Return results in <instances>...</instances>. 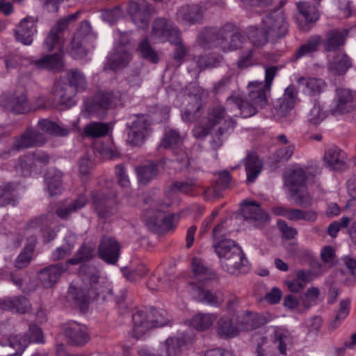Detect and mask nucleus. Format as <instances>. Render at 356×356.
<instances>
[{
    "instance_id": "37998d69",
    "label": "nucleus",
    "mask_w": 356,
    "mask_h": 356,
    "mask_svg": "<svg viewBox=\"0 0 356 356\" xmlns=\"http://www.w3.org/2000/svg\"><path fill=\"white\" fill-rule=\"evenodd\" d=\"M298 83L303 87L304 93L312 96L320 94L325 86V81L318 78L301 77L298 79Z\"/></svg>"
},
{
    "instance_id": "4d7b16f0",
    "label": "nucleus",
    "mask_w": 356,
    "mask_h": 356,
    "mask_svg": "<svg viewBox=\"0 0 356 356\" xmlns=\"http://www.w3.org/2000/svg\"><path fill=\"white\" fill-rule=\"evenodd\" d=\"M171 191H176L191 196H197L202 193L200 185L195 183L176 181L170 186Z\"/></svg>"
},
{
    "instance_id": "13d9d810",
    "label": "nucleus",
    "mask_w": 356,
    "mask_h": 356,
    "mask_svg": "<svg viewBox=\"0 0 356 356\" xmlns=\"http://www.w3.org/2000/svg\"><path fill=\"white\" fill-rule=\"evenodd\" d=\"M202 104L200 99H195L189 102L183 111L182 118L185 121L193 122L200 115Z\"/></svg>"
},
{
    "instance_id": "6e6d98bb",
    "label": "nucleus",
    "mask_w": 356,
    "mask_h": 356,
    "mask_svg": "<svg viewBox=\"0 0 356 356\" xmlns=\"http://www.w3.org/2000/svg\"><path fill=\"white\" fill-rule=\"evenodd\" d=\"M87 202V197L84 195H79L76 200L72 201L67 207H58L56 213L60 218H67L72 212H75L83 207Z\"/></svg>"
},
{
    "instance_id": "a18cd8bd",
    "label": "nucleus",
    "mask_w": 356,
    "mask_h": 356,
    "mask_svg": "<svg viewBox=\"0 0 356 356\" xmlns=\"http://www.w3.org/2000/svg\"><path fill=\"white\" fill-rule=\"evenodd\" d=\"M311 273L309 271L300 270L296 272V277L293 280L285 282V285L292 293H298L305 289L309 282Z\"/></svg>"
},
{
    "instance_id": "774afa93",
    "label": "nucleus",
    "mask_w": 356,
    "mask_h": 356,
    "mask_svg": "<svg viewBox=\"0 0 356 356\" xmlns=\"http://www.w3.org/2000/svg\"><path fill=\"white\" fill-rule=\"evenodd\" d=\"M350 222V218L343 216L339 221H334L330 224L327 228V234L332 238L337 237L341 228H346Z\"/></svg>"
},
{
    "instance_id": "0e129e2a",
    "label": "nucleus",
    "mask_w": 356,
    "mask_h": 356,
    "mask_svg": "<svg viewBox=\"0 0 356 356\" xmlns=\"http://www.w3.org/2000/svg\"><path fill=\"white\" fill-rule=\"evenodd\" d=\"M217 178L214 182V184L219 188L222 192L226 189H228L232 184V178L228 170H222L216 174Z\"/></svg>"
},
{
    "instance_id": "3c124183",
    "label": "nucleus",
    "mask_w": 356,
    "mask_h": 356,
    "mask_svg": "<svg viewBox=\"0 0 356 356\" xmlns=\"http://www.w3.org/2000/svg\"><path fill=\"white\" fill-rule=\"evenodd\" d=\"M95 256V249L86 244L82 245L76 252L73 258L68 259L65 263L67 266L77 265L83 262L88 261Z\"/></svg>"
},
{
    "instance_id": "b1692460",
    "label": "nucleus",
    "mask_w": 356,
    "mask_h": 356,
    "mask_svg": "<svg viewBox=\"0 0 356 356\" xmlns=\"http://www.w3.org/2000/svg\"><path fill=\"white\" fill-rule=\"evenodd\" d=\"M65 336L68 339L69 343L74 346H83L90 339L87 327L75 321L66 323L64 325Z\"/></svg>"
},
{
    "instance_id": "f704fd0d",
    "label": "nucleus",
    "mask_w": 356,
    "mask_h": 356,
    "mask_svg": "<svg viewBox=\"0 0 356 356\" xmlns=\"http://www.w3.org/2000/svg\"><path fill=\"white\" fill-rule=\"evenodd\" d=\"M244 165L247 175V182L252 184L255 181L263 168L262 161L256 152H250L244 159Z\"/></svg>"
},
{
    "instance_id": "f257e3e1",
    "label": "nucleus",
    "mask_w": 356,
    "mask_h": 356,
    "mask_svg": "<svg viewBox=\"0 0 356 356\" xmlns=\"http://www.w3.org/2000/svg\"><path fill=\"white\" fill-rule=\"evenodd\" d=\"M78 273L83 283V286L70 285L68 297L75 307L82 312H87L90 303L99 298L105 299L111 294V284L100 277V271L94 266L82 265Z\"/></svg>"
},
{
    "instance_id": "864d4df0",
    "label": "nucleus",
    "mask_w": 356,
    "mask_h": 356,
    "mask_svg": "<svg viewBox=\"0 0 356 356\" xmlns=\"http://www.w3.org/2000/svg\"><path fill=\"white\" fill-rule=\"evenodd\" d=\"M130 60V55L124 49H118L108 57L107 65L113 70L126 66Z\"/></svg>"
},
{
    "instance_id": "4be33fe9",
    "label": "nucleus",
    "mask_w": 356,
    "mask_h": 356,
    "mask_svg": "<svg viewBox=\"0 0 356 356\" xmlns=\"http://www.w3.org/2000/svg\"><path fill=\"white\" fill-rule=\"evenodd\" d=\"M241 209L243 216L245 219L254 220L259 227L264 226L270 221L268 214L256 201L245 200L241 203Z\"/></svg>"
},
{
    "instance_id": "2f4dec72",
    "label": "nucleus",
    "mask_w": 356,
    "mask_h": 356,
    "mask_svg": "<svg viewBox=\"0 0 356 356\" xmlns=\"http://www.w3.org/2000/svg\"><path fill=\"white\" fill-rule=\"evenodd\" d=\"M188 341L184 337H168L159 349V356H180L186 349Z\"/></svg>"
},
{
    "instance_id": "4c0bfd02",
    "label": "nucleus",
    "mask_w": 356,
    "mask_h": 356,
    "mask_svg": "<svg viewBox=\"0 0 356 356\" xmlns=\"http://www.w3.org/2000/svg\"><path fill=\"white\" fill-rule=\"evenodd\" d=\"M323 39L318 35H314L309 37L307 42L300 45L294 54V57L298 60L302 57L312 56L316 53L319 45L322 43Z\"/></svg>"
},
{
    "instance_id": "1a4fd4ad",
    "label": "nucleus",
    "mask_w": 356,
    "mask_h": 356,
    "mask_svg": "<svg viewBox=\"0 0 356 356\" xmlns=\"http://www.w3.org/2000/svg\"><path fill=\"white\" fill-rule=\"evenodd\" d=\"M127 127V141L134 146H141L152 131L149 117L143 114L135 115Z\"/></svg>"
},
{
    "instance_id": "5fc2aeb1",
    "label": "nucleus",
    "mask_w": 356,
    "mask_h": 356,
    "mask_svg": "<svg viewBox=\"0 0 356 356\" xmlns=\"http://www.w3.org/2000/svg\"><path fill=\"white\" fill-rule=\"evenodd\" d=\"M275 343L277 344L280 354L286 355L287 346L292 343L290 332L284 328L277 327L275 332Z\"/></svg>"
},
{
    "instance_id": "393cba45",
    "label": "nucleus",
    "mask_w": 356,
    "mask_h": 356,
    "mask_svg": "<svg viewBox=\"0 0 356 356\" xmlns=\"http://www.w3.org/2000/svg\"><path fill=\"white\" fill-rule=\"evenodd\" d=\"M67 269L68 266L65 262L50 265L40 270L38 279L44 288H51Z\"/></svg>"
},
{
    "instance_id": "9d476101",
    "label": "nucleus",
    "mask_w": 356,
    "mask_h": 356,
    "mask_svg": "<svg viewBox=\"0 0 356 356\" xmlns=\"http://www.w3.org/2000/svg\"><path fill=\"white\" fill-rule=\"evenodd\" d=\"M161 146L170 149L176 161L180 165L179 170L187 168L189 165V154L183 145V140L178 131L170 129L165 132L161 140Z\"/></svg>"
},
{
    "instance_id": "9b49d317",
    "label": "nucleus",
    "mask_w": 356,
    "mask_h": 356,
    "mask_svg": "<svg viewBox=\"0 0 356 356\" xmlns=\"http://www.w3.org/2000/svg\"><path fill=\"white\" fill-rule=\"evenodd\" d=\"M44 48L48 51L57 50V52L53 54H47L38 60H33L32 58L30 59V64L33 65L38 70H46L48 71L61 72L64 68L63 60V42L62 38H60L59 44L54 45L51 49H48L45 44V40L43 43Z\"/></svg>"
},
{
    "instance_id": "de8ad7c7",
    "label": "nucleus",
    "mask_w": 356,
    "mask_h": 356,
    "mask_svg": "<svg viewBox=\"0 0 356 356\" xmlns=\"http://www.w3.org/2000/svg\"><path fill=\"white\" fill-rule=\"evenodd\" d=\"M138 180L140 184H147L156 178L159 174L158 165L151 163L136 168Z\"/></svg>"
},
{
    "instance_id": "423d86ee",
    "label": "nucleus",
    "mask_w": 356,
    "mask_h": 356,
    "mask_svg": "<svg viewBox=\"0 0 356 356\" xmlns=\"http://www.w3.org/2000/svg\"><path fill=\"white\" fill-rule=\"evenodd\" d=\"M213 247L220 259L222 269L230 274L242 271L247 260L241 248L234 241L221 239Z\"/></svg>"
},
{
    "instance_id": "603ef678",
    "label": "nucleus",
    "mask_w": 356,
    "mask_h": 356,
    "mask_svg": "<svg viewBox=\"0 0 356 356\" xmlns=\"http://www.w3.org/2000/svg\"><path fill=\"white\" fill-rule=\"evenodd\" d=\"M35 238L31 237V241L27 244L23 250L18 255L15 261V266L17 268H24L26 267L32 259V256L35 249Z\"/></svg>"
},
{
    "instance_id": "8fccbe9b",
    "label": "nucleus",
    "mask_w": 356,
    "mask_h": 356,
    "mask_svg": "<svg viewBox=\"0 0 356 356\" xmlns=\"http://www.w3.org/2000/svg\"><path fill=\"white\" fill-rule=\"evenodd\" d=\"M217 316L211 314H197L190 321V325L199 331L209 329L216 320Z\"/></svg>"
},
{
    "instance_id": "c85d7f7f",
    "label": "nucleus",
    "mask_w": 356,
    "mask_h": 356,
    "mask_svg": "<svg viewBox=\"0 0 356 356\" xmlns=\"http://www.w3.org/2000/svg\"><path fill=\"white\" fill-rule=\"evenodd\" d=\"M115 195H113L111 198L102 193H92V204L100 218H107L113 213L115 209L111 205L115 202Z\"/></svg>"
},
{
    "instance_id": "2eb2a0df",
    "label": "nucleus",
    "mask_w": 356,
    "mask_h": 356,
    "mask_svg": "<svg viewBox=\"0 0 356 356\" xmlns=\"http://www.w3.org/2000/svg\"><path fill=\"white\" fill-rule=\"evenodd\" d=\"M92 35L89 33L88 22H83L81 28L74 35L69 53L74 59L84 58L88 52Z\"/></svg>"
},
{
    "instance_id": "7ed1b4c3",
    "label": "nucleus",
    "mask_w": 356,
    "mask_h": 356,
    "mask_svg": "<svg viewBox=\"0 0 356 356\" xmlns=\"http://www.w3.org/2000/svg\"><path fill=\"white\" fill-rule=\"evenodd\" d=\"M218 125L220 126L213 134L211 145L214 148H218L222 143L221 137L233 131L236 126V122L233 119L226 117L225 108L221 105H214L208 109L207 122L204 124H196L193 129V134L196 138H204Z\"/></svg>"
},
{
    "instance_id": "a878e982",
    "label": "nucleus",
    "mask_w": 356,
    "mask_h": 356,
    "mask_svg": "<svg viewBox=\"0 0 356 356\" xmlns=\"http://www.w3.org/2000/svg\"><path fill=\"white\" fill-rule=\"evenodd\" d=\"M149 310L137 309L132 315L133 337L142 339L147 331L152 329Z\"/></svg>"
},
{
    "instance_id": "69168bd1",
    "label": "nucleus",
    "mask_w": 356,
    "mask_h": 356,
    "mask_svg": "<svg viewBox=\"0 0 356 356\" xmlns=\"http://www.w3.org/2000/svg\"><path fill=\"white\" fill-rule=\"evenodd\" d=\"M350 301L348 300H343L340 302L339 308L337 312L335 318L332 323V326L335 328L337 327L342 321H343L349 314Z\"/></svg>"
},
{
    "instance_id": "20e7f679",
    "label": "nucleus",
    "mask_w": 356,
    "mask_h": 356,
    "mask_svg": "<svg viewBox=\"0 0 356 356\" xmlns=\"http://www.w3.org/2000/svg\"><path fill=\"white\" fill-rule=\"evenodd\" d=\"M248 95L245 100L240 95H232L227 98L226 106L230 109L240 111L243 118H250L257 113L258 108H264L268 104L266 93L270 91L262 85V81H252L248 86Z\"/></svg>"
},
{
    "instance_id": "680f3d73",
    "label": "nucleus",
    "mask_w": 356,
    "mask_h": 356,
    "mask_svg": "<svg viewBox=\"0 0 356 356\" xmlns=\"http://www.w3.org/2000/svg\"><path fill=\"white\" fill-rule=\"evenodd\" d=\"M138 51L140 52L143 58L153 63L159 61V57L156 52L152 48L147 39L143 40L138 46Z\"/></svg>"
},
{
    "instance_id": "49530a36",
    "label": "nucleus",
    "mask_w": 356,
    "mask_h": 356,
    "mask_svg": "<svg viewBox=\"0 0 356 356\" xmlns=\"http://www.w3.org/2000/svg\"><path fill=\"white\" fill-rule=\"evenodd\" d=\"M18 184L9 182L0 186V207L12 204H15L17 202L16 190Z\"/></svg>"
},
{
    "instance_id": "6e6552de",
    "label": "nucleus",
    "mask_w": 356,
    "mask_h": 356,
    "mask_svg": "<svg viewBox=\"0 0 356 356\" xmlns=\"http://www.w3.org/2000/svg\"><path fill=\"white\" fill-rule=\"evenodd\" d=\"M261 23L266 30L270 41L272 42H277L284 38L289 33V24L286 19L283 10L280 8L265 15Z\"/></svg>"
},
{
    "instance_id": "7c9ffc66",
    "label": "nucleus",
    "mask_w": 356,
    "mask_h": 356,
    "mask_svg": "<svg viewBox=\"0 0 356 356\" xmlns=\"http://www.w3.org/2000/svg\"><path fill=\"white\" fill-rule=\"evenodd\" d=\"M177 19L189 25L200 23L203 19V8L197 4H186L177 12Z\"/></svg>"
},
{
    "instance_id": "412c9836",
    "label": "nucleus",
    "mask_w": 356,
    "mask_h": 356,
    "mask_svg": "<svg viewBox=\"0 0 356 356\" xmlns=\"http://www.w3.org/2000/svg\"><path fill=\"white\" fill-rule=\"evenodd\" d=\"M298 15L296 22L299 29L303 31H309L319 19V13L316 7L306 2L296 3Z\"/></svg>"
},
{
    "instance_id": "09e8293b",
    "label": "nucleus",
    "mask_w": 356,
    "mask_h": 356,
    "mask_svg": "<svg viewBox=\"0 0 356 356\" xmlns=\"http://www.w3.org/2000/svg\"><path fill=\"white\" fill-rule=\"evenodd\" d=\"M110 129L108 123L92 122L84 127L83 132L87 136L97 138L107 136Z\"/></svg>"
},
{
    "instance_id": "0eeeda50",
    "label": "nucleus",
    "mask_w": 356,
    "mask_h": 356,
    "mask_svg": "<svg viewBox=\"0 0 356 356\" xmlns=\"http://www.w3.org/2000/svg\"><path fill=\"white\" fill-rule=\"evenodd\" d=\"M120 102L119 92L99 91L92 97L84 98L82 113L86 118H103L108 111L115 108Z\"/></svg>"
},
{
    "instance_id": "a19ab883",
    "label": "nucleus",
    "mask_w": 356,
    "mask_h": 356,
    "mask_svg": "<svg viewBox=\"0 0 356 356\" xmlns=\"http://www.w3.org/2000/svg\"><path fill=\"white\" fill-rule=\"evenodd\" d=\"M246 35L252 45L257 48H261L266 45L269 40L266 30L261 24V27L250 26L246 29Z\"/></svg>"
},
{
    "instance_id": "ddd939ff",
    "label": "nucleus",
    "mask_w": 356,
    "mask_h": 356,
    "mask_svg": "<svg viewBox=\"0 0 356 356\" xmlns=\"http://www.w3.org/2000/svg\"><path fill=\"white\" fill-rule=\"evenodd\" d=\"M180 35V31L170 20L159 17L152 24L151 37L157 42L177 43Z\"/></svg>"
},
{
    "instance_id": "72a5a7b5",
    "label": "nucleus",
    "mask_w": 356,
    "mask_h": 356,
    "mask_svg": "<svg viewBox=\"0 0 356 356\" xmlns=\"http://www.w3.org/2000/svg\"><path fill=\"white\" fill-rule=\"evenodd\" d=\"M346 153L337 147H332L325 152L324 161L334 170H343L346 167Z\"/></svg>"
},
{
    "instance_id": "c756f323",
    "label": "nucleus",
    "mask_w": 356,
    "mask_h": 356,
    "mask_svg": "<svg viewBox=\"0 0 356 356\" xmlns=\"http://www.w3.org/2000/svg\"><path fill=\"white\" fill-rule=\"evenodd\" d=\"M190 286L192 287L194 297L201 302L214 307H219L224 301L223 295L220 291L213 293L192 282L190 283Z\"/></svg>"
},
{
    "instance_id": "6ab92c4d",
    "label": "nucleus",
    "mask_w": 356,
    "mask_h": 356,
    "mask_svg": "<svg viewBox=\"0 0 356 356\" xmlns=\"http://www.w3.org/2000/svg\"><path fill=\"white\" fill-rule=\"evenodd\" d=\"M272 316L268 312L261 314L245 312L237 316L236 323L240 331H250L259 327L272 320Z\"/></svg>"
},
{
    "instance_id": "c03bdc74",
    "label": "nucleus",
    "mask_w": 356,
    "mask_h": 356,
    "mask_svg": "<svg viewBox=\"0 0 356 356\" xmlns=\"http://www.w3.org/2000/svg\"><path fill=\"white\" fill-rule=\"evenodd\" d=\"M217 332L222 338L227 339L234 337L238 334L237 323L234 324L232 319L229 317H222L217 323Z\"/></svg>"
},
{
    "instance_id": "cd10ccee",
    "label": "nucleus",
    "mask_w": 356,
    "mask_h": 356,
    "mask_svg": "<svg viewBox=\"0 0 356 356\" xmlns=\"http://www.w3.org/2000/svg\"><path fill=\"white\" fill-rule=\"evenodd\" d=\"M36 23L37 21L33 17L24 18L15 30V35L17 40L25 45L31 44L33 42V36L37 32Z\"/></svg>"
},
{
    "instance_id": "aec40b11",
    "label": "nucleus",
    "mask_w": 356,
    "mask_h": 356,
    "mask_svg": "<svg viewBox=\"0 0 356 356\" xmlns=\"http://www.w3.org/2000/svg\"><path fill=\"white\" fill-rule=\"evenodd\" d=\"M0 104L15 114H23L31 111V105L27 99L25 91L11 95H3L0 99Z\"/></svg>"
},
{
    "instance_id": "f03ea898",
    "label": "nucleus",
    "mask_w": 356,
    "mask_h": 356,
    "mask_svg": "<svg viewBox=\"0 0 356 356\" xmlns=\"http://www.w3.org/2000/svg\"><path fill=\"white\" fill-rule=\"evenodd\" d=\"M197 41L204 48H211L213 44L223 51H232L241 48L245 38L234 24L227 23L219 29H204L198 35Z\"/></svg>"
},
{
    "instance_id": "bf43d9fd",
    "label": "nucleus",
    "mask_w": 356,
    "mask_h": 356,
    "mask_svg": "<svg viewBox=\"0 0 356 356\" xmlns=\"http://www.w3.org/2000/svg\"><path fill=\"white\" fill-rule=\"evenodd\" d=\"M272 211L275 215L285 217L289 220L298 221L302 220V210L301 209L277 206L274 207Z\"/></svg>"
},
{
    "instance_id": "a211bd4d",
    "label": "nucleus",
    "mask_w": 356,
    "mask_h": 356,
    "mask_svg": "<svg viewBox=\"0 0 356 356\" xmlns=\"http://www.w3.org/2000/svg\"><path fill=\"white\" fill-rule=\"evenodd\" d=\"M333 113H348L356 108V91L339 87L335 90Z\"/></svg>"
},
{
    "instance_id": "f8f14e48",
    "label": "nucleus",
    "mask_w": 356,
    "mask_h": 356,
    "mask_svg": "<svg viewBox=\"0 0 356 356\" xmlns=\"http://www.w3.org/2000/svg\"><path fill=\"white\" fill-rule=\"evenodd\" d=\"M49 161V156L44 152H34L19 157L15 170L24 177L30 176L33 172H40L41 169Z\"/></svg>"
},
{
    "instance_id": "4468645a",
    "label": "nucleus",
    "mask_w": 356,
    "mask_h": 356,
    "mask_svg": "<svg viewBox=\"0 0 356 356\" xmlns=\"http://www.w3.org/2000/svg\"><path fill=\"white\" fill-rule=\"evenodd\" d=\"M121 252V245L117 239L108 235L101 237L97 247L98 257L108 265L118 264Z\"/></svg>"
},
{
    "instance_id": "338daca9",
    "label": "nucleus",
    "mask_w": 356,
    "mask_h": 356,
    "mask_svg": "<svg viewBox=\"0 0 356 356\" xmlns=\"http://www.w3.org/2000/svg\"><path fill=\"white\" fill-rule=\"evenodd\" d=\"M255 65V60L254 58V50L249 49L246 51L242 52L237 60L236 65L238 69H245L252 67Z\"/></svg>"
},
{
    "instance_id": "ea45409f",
    "label": "nucleus",
    "mask_w": 356,
    "mask_h": 356,
    "mask_svg": "<svg viewBox=\"0 0 356 356\" xmlns=\"http://www.w3.org/2000/svg\"><path fill=\"white\" fill-rule=\"evenodd\" d=\"M352 66L350 57L343 53H337L329 63V70L334 75H343Z\"/></svg>"
},
{
    "instance_id": "f3484780",
    "label": "nucleus",
    "mask_w": 356,
    "mask_h": 356,
    "mask_svg": "<svg viewBox=\"0 0 356 356\" xmlns=\"http://www.w3.org/2000/svg\"><path fill=\"white\" fill-rule=\"evenodd\" d=\"M46 143L47 138L42 133L32 128H29L21 135L14 138L10 152L40 147Z\"/></svg>"
},
{
    "instance_id": "58836bf2",
    "label": "nucleus",
    "mask_w": 356,
    "mask_h": 356,
    "mask_svg": "<svg viewBox=\"0 0 356 356\" xmlns=\"http://www.w3.org/2000/svg\"><path fill=\"white\" fill-rule=\"evenodd\" d=\"M306 180V172L303 169L298 168L290 172L286 179V183L289 185L291 193L296 195L300 188H305Z\"/></svg>"
},
{
    "instance_id": "e2e57ef3",
    "label": "nucleus",
    "mask_w": 356,
    "mask_h": 356,
    "mask_svg": "<svg viewBox=\"0 0 356 356\" xmlns=\"http://www.w3.org/2000/svg\"><path fill=\"white\" fill-rule=\"evenodd\" d=\"M9 346L15 348L16 352L22 353L29 344L28 337L26 335L16 334L10 336L8 339Z\"/></svg>"
},
{
    "instance_id": "5701e85b",
    "label": "nucleus",
    "mask_w": 356,
    "mask_h": 356,
    "mask_svg": "<svg viewBox=\"0 0 356 356\" xmlns=\"http://www.w3.org/2000/svg\"><path fill=\"white\" fill-rule=\"evenodd\" d=\"M191 269L194 277L204 285H211L218 282L219 278L216 273L208 267L205 262L197 257L191 261Z\"/></svg>"
},
{
    "instance_id": "dca6fc26",
    "label": "nucleus",
    "mask_w": 356,
    "mask_h": 356,
    "mask_svg": "<svg viewBox=\"0 0 356 356\" xmlns=\"http://www.w3.org/2000/svg\"><path fill=\"white\" fill-rule=\"evenodd\" d=\"M127 11L132 22L138 28L144 29L149 25L154 8L144 0L131 1L128 4Z\"/></svg>"
},
{
    "instance_id": "bb28decb",
    "label": "nucleus",
    "mask_w": 356,
    "mask_h": 356,
    "mask_svg": "<svg viewBox=\"0 0 356 356\" xmlns=\"http://www.w3.org/2000/svg\"><path fill=\"white\" fill-rule=\"evenodd\" d=\"M79 12H76L74 14L70 15L64 19H60L56 25L51 29L45 38V44L48 49H51L54 45L59 44L60 38H61L62 32L67 28L70 22L74 21L78 18Z\"/></svg>"
},
{
    "instance_id": "473e14b6",
    "label": "nucleus",
    "mask_w": 356,
    "mask_h": 356,
    "mask_svg": "<svg viewBox=\"0 0 356 356\" xmlns=\"http://www.w3.org/2000/svg\"><path fill=\"white\" fill-rule=\"evenodd\" d=\"M298 92L293 85L289 86L284 90L282 97L277 99L275 106L277 113L285 116L295 106Z\"/></svg>"
},
{
    "instance_id": "79ce46f5",
    "label": "nucleus",
    "mask_w": 356,
    "mask_h": 356,
    "mask_svg": "<svg viewBox=\"0 0 356 356\" xmlns=\"http://www.w3.org/2000/svg\"><path fill=\"white\" fill-rule=\"evenodd\" d=\"M38 127L42 132L53 136L65 137L70 131V129L62 127L49 119L40 120L38 122Z\"/></svg>"
},
{
    "instance_id": "39448f33",
    "label": "nucleus",
    "mask_w": 356,
    "mask_h": 356,
    "mask_svg": "<svg viewBox=\"0 0 356 356\" xmlns=\"http://www.w3.org/2000/svg\"><path fill=\"white\" fill-rule=\"evenodd\" d=\"M86 88L87 81L83 73L78 69H70L64 76L55 81L52 93L61 104L71 106L76 103V94L85 91Z\"/></svg>"
},
{
    "instance_id": "c9c22d12",
    "label": "nucleus",
    "mask_w": 356,
    "mask_h": 356,
    "mask_svg": "<svg viewBox=\"0 0 356 356\" xmlns=\"http://www.w3.org/2000/svg\"><path fill=\"white\" fill-rule=\"evenodd\" d=\"M62 173L56 169H50L46 173L44 181L50 196L60 195L63 191Z\"/></svg>"
},
{
    "instance_id": "052dcab7",
    "label": "nucleus",
    "mask_w": 356,
    "mask_h": 356,
    "mask_svg": "<svg viewBox=\"0 0 356 356\" xmlns=\"http://www.w3.org/2000/svg\"><path fill=\"white\" fill-rule=\"evenodd\" d=\"M150 312V323L152 329L157 327H163L167 325L170 321L168 313L162 309H152Z\"/></svg>"
},
{
    "instance_id": "e433bc0d",
    "label": "nucleus",
    "mask_w": 356,
    "mask_h": 356,
    "mask_svg": "<svg viewBox=\"0 0 356 356\" xmlns=\"http://www.w3.org/2000/svg\"><path fill=\"white\" fill-rule=\"evenodd\" d=\"M347 34L348 32L346 30L339 31L334 29L329 31L323 43L325 50L326 51H335L338 50L340 47L344 45Z\"/></svg>"
}]
</instances>
